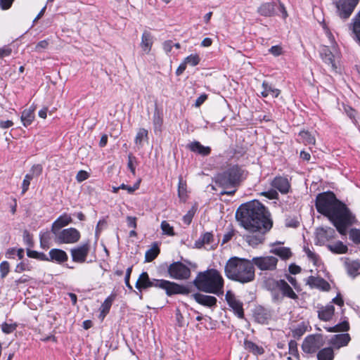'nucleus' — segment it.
Wrapping results in <instances>:
<instances>
[{
    "label": "nucleus",
    "instance_id": "1",
    "mask_svg": "<svg viewBox=\"0 0 360 360\" xmlns=\"http://www.w3.org/2000/svg\"><path fill=\"white\" fill-rule=\"evenodd\" d=\"M270 217L268 210L258 200L246 202L238 207L236 217L248 231L243 237L250 245L255 247L264 241L265 234L273 225Z\"/></svg>",
    "mask_w": 360,
    "mask_h": 360
},
{
    "label": "nucleus",
    "instance_id": "2",
    "mask_svg": "<svg viewBox=\"0 0 360 360\" xmlns=\"http://www.w3.org/2000/svg\"><path fill=\"white\" fill-rule=\"evenodd\" d=\"M315 205L317 211L327 217L340 234H346L347 227L352 223V216L346 205L338 200L333 192L319 193Z\"/></svg>",
    "mask_w": 360,
    "mask_h": 360
},
{
    "label": "nucleus",
    "instance_id": "3",
    "mask_svg": "<svg viewBox=\"0 0 360 360\" xmlns=\"http://www.w3.org/2000/svg\"><path fill=\"white\" fill-rule=\"evenodd\" d=\"M225 276L230 280L240 283H248L255 278V270L250 259L231 257L224 266Z\"/></svg>",
    "mask_w": 360,
    "mask_h": 360
},
{
    "label": "nucleus",
    "instance_id": "4",
    "mask_svg": "<svg viewBox=\"0 0 360 360\" xmlns=\"http://www.w3.org/2000/svg\"><path fill=\"white\" fill-rule=\"evenodd\" d=\"M224 283L222 276L214 269L198 273L193 281L194 285L200 291L212 293L217 296L224 294Z\"/></svg>",
    "mask_w": 360,
    "mask_h": 360
},
{
    "label": "nucleus",
    "instance_id": "5",
    "mask_svg": "<svg viewBox=\"0 0 360 360\" xmlns=\"http://www.w3.org/2000/svg\"><path fill=\"white\" fill-rule=\"evenodd\" d=\"M135 286L138 290L146 289L150 287L159 288L165 290L168 296L176 294L188 295L191 292L188 287L169 281L163 279L150 280L147 272H143L139 276Z\"/></svg>",
    "mask_w": 360,
    "mask_h": 360
},
{
    "label": "nucleus",
    "instance_id": "6",
    "mask_svg": "<svg viewBox=\"0 0 360 360\" xmlns=\"http://www.w3.org/2000/svg\"><path fill=\"white\" fill-rule=\"evenodd\" d=\"M243 174L244 171L238 165H230L224 172L216 174L215 184L224 189L221 194L233 195L236 191V188L243 179Z\"/></svg>",
    "mask_w": 360,
    "mask_h": 360
},
{
    "label": "nucleus",
    "instance_id": "7",
    "mask_svg": "<svg viewBox=\"0 0 360 360\" xmlns=\"http://www.w3.org/2000/svg\"><path fill=\"white\" fill-rule=\"evenodd\" d=\"M55 240L59 244H73L79 241L80 233L75 228H68L56 232Z\"/></svg>",
    "mask_w": 360,
    "mask_h": 360
},
{
    "label": "nucleus",
    "instance_id": "8",
    "mask_svg": "<svg viewBox=\"0 0 360 360\" xmlns=\"http://www.w3.org/2000/svg\"><path fill=\"white\" fill-rule=\"evenodd\" d=\"M323 344L324 341L321 335H309L304 338L302 345V349L304 353L314 354Z\"/></svg>",
    "mask_w": 360,
    "mask_h": 360
},
{
    "label": "nucleus",
    "instance_id": "9",
    "mask_svg": "<svg viewBox=\"0 0 360 360\" xmlns=\"http://www.w3.org/2000/svg\"><path fill=\"white\" fill-rule=\"evenodd\" d=\"M252 266H256L260 271H274L276 269L278 259L274 256L255 257L250 259Z\"/></svg>",
    "mask_w": 360,
    "mask_h": 360
},
{
    "label": "nucleus",
    "instance_id": "10",
    "mask_svg": "<svg viewBox=\"0 0 360 360\" xmlns=\"http://www.w3.org/2000/svg\"><path fill=\"white\" fill-rule=\"evenodd\" d=\"M169 276L176 280H186L191 276L190 269L180 262H175L168 267Z\"/></svg>",
    "mask_w": 360,
    "mask_h": 360
},
{
    "label": "nucleus",
    "instance_id": "11",
    "mask_svg": "<svg viewBox=\"0 0 360 360\" xmlns=\"http://www.w3.org/2000/svg\"><path fill=\"white\" fill-rule=\"evenodd\" d=\"M360 0H338L335 6L338 15L341 18L347 19L350 17Z\"/></svg>",
    "mask_w": 360,
    "mask_h": 360
},
{
    "label": "nucleus",
    "instance_id": "12",
    "mask_svg": "<svg viewBox=\"0 0 360 360\" xmlns=\"http://www.w3.org/2000/svg\"><path fill=\"white\" fill-rule=\"evenodd\" d=\"M320 56L325 63L330 65L333 70H336L335 60L338 58L339 53L335 46L331 48L322 46L320 50Z\"/></svg>",
    "mask_w": 360,
    "mask_h": 360
},
{
    "label": "nucleus",
    "instance_id": "13",
    "mask_svg": "<svg viewBox=\"0 0 360 360\" xmlns=\"http://www.w3.org/2000/svg\"><path fill=\"white\" fill-rule=\"evenodd\" d=\"M90 250L89 242H86L80 245L75 247L70 250V254L72 261L77 263H84Z\"/></svg>",
    "mask_w": 360,
    "mask_h": 360
},
{
    "label": "nucleus",
    "instance_id": "14",
    "mask_svg": "<svg viewBox=\"0 0 360 360\" xmlns=\"http://www.w3.org/2000/svg\"><path fill=\"white\" fill-rule=\"evenodd\" d=\"M225 299L235 314L240 319L243 318L244 311L243 303L239 300L236 299L235 295L231 290L226 292Z\"/></svg>",
    "mask_w": 360,
    "mask_h": 360
},
{
    "label": "nucleus",
    "instance_id": "15",
    "mask_svg": "<svg viewBox=\"0 0 360 360\" xmlns=\"http://www.w3.org/2000/svg\"><path fill=\"white\" fill-rule=\"evenodd\" d=\"M49 258H47L45 255L41 254V259L44 260L56 262L58 264L63 263L68 259L67 253L60 249L53 248L49 251Z\"/></svg>",
    "mask_w": 360,
    "mask_h": 360
},
{
    "label": "nucleus",
    "instance_id": "16",
    "mask_svg": "<svg viewBox=\"0 0 360 360\" xmlns=\"http://www.w3.org/2000/svg\"><path fill=\"white\" fill-rule=\"evenodd\" d=\"M335 230L330 227H321L318 228L316 231L318 243L321 245H323L326 242L333 239L335 237Z\"/></svg>",
    "mask_w": 360,
    "mask_h": 360
},
{
    "label": "nucleus",
    "instance_id": "17",
    "mask_svg": "<svg viewBox=\"0 0 360 360\" xmlns=\"http://www.w3.org/2000/svg\"><path fill=\"white\" fill-rule=\"evenodd\" d=\"M307 284L310 286L311 288H317L322 290H329L330 286V284L323 278L316 276H309L307 279Z\"/></svg>",
    "mask_w": 360,
    "mask_h": 360
},
{
    "label": "nucleus",
    "instance_id": "18",
    "mask_svg": "<svg viewBox=\"0 0 360 360\" xmlns=\"http://www.w3.org/2000/svg\"><path fill=\"white\" fill-rule=\"evenodd\" d=\"M271 186L279 191L283 194H286L289 192L290 184L288 179L283 176H276L271 181Z\"/></svg>",
    "mask_w": 360,
    "mask_h": 360
},
{
    "label": "nucleus",
    "instance_id": "19",
    "mask_svg": "<svg viewBox=\"0 0 360 360\" xmlns=\"http://www.w3.org/2000/svg\"><path fill=\"white\" fill-rule=\"evenodd\" d=\"M72 217L68 214L60 215L52 224L51 232L55 234L56 232L60 231L61 229L72 222Z\"/></svg>",
    "mask_w": 360,
    "mask_h": 360
},
{
    "label": "nucleus",
    "instance_id": "20",
    "mask_svg": "<svg viewBox=\"0 0 360 360\" xmlns=\"http://www.w3.org/2000/svg\"><path fill=\"white\" fill-rule=\"evenodd\" d=\"M154 39L152 34L145 30L141 36V41L140 44V46L143 51V52L146 54H148L151 50Z\"/></svg>",
    "mask_w": 360,
    "mask_h": 360
},
{
    "label": "nucleus",
    "instance_id": "21",
    "mask_svg": "<svg viewBox=\"0 0 360 360\" xmlns=\"http://www.w3.org/2000/svg\"><path fill=\"white\" fill-rule=\"evenodd\" d=\"M345 266L347 274L354 278L360 274V261L359 260H350L348 258L345 259Z\"/></svg>",
    "mask_w": 360,
    "mask_h": 360
},
{
    "label": "nucleus",
    "instance_id": "22",
    "mask_svg": "<svg viewBox=\"0 0 360 360\" xmlns=\"http://www.w3.org/2000/svg\"><path fill=\"white\" fill-rule=\"evenodd\" d=\"M193 297L198 303L203 306L211 307L217 304V298L213 296L195 293L193 295Z\"/></svg>",
    "mask_w": 360,
    "mask_h": 360
},
{
    "label": "nucleus",
    "instance_id": "23",
    "mask_svg": "<svg viewBox=\"0 0 360 360\" xmlns=\"http://www.w3.org/2000/svg\"><path fill=\"white\" fill-rule=\"evenodd\" d=\"M334 312V306L331 304H328L319 308L318 310V316L322 321H328L332 319Z\"/></svg>",
    "mask_w": 360,
    "mask_h": 360
},
{
    "label": "nucleus",
    "instance_id": "24",
    "mask_svg": "<svg viewBox=\"0 0 360 360\" xmlns=\"http://www.w3.org/2000/svg\"><path fill=\"white\" fill-rule=\"evenodd\" d=\"M350 341L348 333L335 335L330 340V343L336 348H340L347 345Z\"/></svg>",
    "mask_w": 360,
    "mask_h": 360
},
{
    "label": "nucleus",
    "instance_id": "25",
    "mask_svg": "<svg viewBox=\"0 0 360 360\" xmlns=\"http://www.w3.org/2000/svg\"><path fill=\"white\" fill-rule=\"evenodd\" d=\"M277 285H279L278 290L281 291L283 297L285 296L292 300L297 299V295L285 280L280 279Z\"/></svg>",
    "mask_w": 360,
    "mask_h": 360
},
{
    "label": "nucleus",
    "instance_id": "26",
    "mask_svg": "<svg viewBox=\"0 0 360 360\" xmlns=\"http://www.w3.org/2000/svg\"><path fill=\"white\" fill-rule=\"evenodd\" d=\"M276 4L274 2L262 4L257 9V12L262 16L270 17L274 15Z\"/></svg>",
    "mask_w": 360,
    "mask_h": 360
},
{
    "label": "nucleus",
    "instance_id": "27",
    "mask_svg": "<svg viewBox=\"0 0 360 360\" xmlns=\"http://www.w3.org/2000/svg\"><path fill=\"white\" fill-rule=\"evenodd\" d=\"M262 86L263 90L261 92V94L264 98L269 96H271L273 98H277L281 93V91L278 89L274 88L271 84H269L266 81L262 82Z\"/></svg>",
    "mask_w": 360,
    "mask_h": 360
},
{
    "label": "nucleus",
    "instance_id": "28",
    "mask_svg": "<svg viewBox=\"0 0 360 360\" xmlns=\"http://www.w3.org/2000/svg\"><path fill=\"white\" fill-rule=\"evenodd\" d=\"M189 149L195 153H198L202 155H208L211 152V148L208 146H204L198 141H193L188 145Z\"/></svg>",
    "mask_w": 360,
    "mask_h": 360
},
{
    "label": "nucleus",
    "instance_id": "29",
    "mask_svg": "<svg viewBox=\"0 0 360 360\" xmlns=\"http://www.w3.org/2000/svg\"><path fill=\"white\" fill-rule=\"evenodd\" d=\"M20 119L25 127L30 125L34 119V108L30 107L29 109L24 110Z\"/></svg>",
    "mask_w": 360,
    "mask_h": 360
},
{
    "label": "nucleus",
    "instance_id": "30",
    "mask_svg": "<svg viewBox=\"0 0 360 360\" xmlns=\"http://www.w3.org/2000/svg\"><path fill=\"white\" fill-rule=\"evenodd\" d=\"M349 25L356 39L360 42V11L355 15Z\"/></svg>",
    "mask_w": 360,
    "mask_h": 360
},
{
    "label": "nucleus",
    "instance_id": "31",
    "mask_svg": "<svg viewBox=\"0 0 360 360\" xmlns=\"http://www.w3.org/2000/svg\"><path fill=\"white\" fill-rule=\"evenodd\" d=\"M327 248L330 252L335 254H344L348 250L347 246L341 241H338L333 244H328Z\"/></svg>",
    "mask_w": 360,
    "mask_h": 360
},
{
    "label": "nucleus",
    "instance_id": "32",
    "mask_svg": "<svg viewBox=\"0 0 360 360\" xmlns=\"http://www.w3.org/2000/svg\"><path fill=\"white\" fill-rule=\"evenodd\" d=\"M270 252L280 257L283 259H287L291 257V251L290 248L286 247H278L273 248Z\"/></svg>",
    "mask_w": 360,
    "mask_h": 360
},
{
    "label": "nucleus",
    "instance_id": "33",
    "mask_svg": "<svg viewBox=\"0 0 360 360\" xmlns=\"http://www.w3.org/2000/svg\"><path fill=\"white\" fill-rule=\"evenodd\" d=\"M318 360H333L334 352L331 347H326L319 351L317 353Z\"/></svg>",
    "mask_w": 360,
    "mask_h": 360
},
{
    "label": "nucleus",
    "instance_id": "34",
    "mask_svg": "<svg viewBox=\"0 0 360 360\" xmlns=\"http://www.w3.org/2000/svg\"><path fill=\"white\" fill-rule=\"evenodd\" d=\"M245 348L255 355L262 354L264 352L262 347L258 346L252 341L245 340Z\"/></svg>",
    "mask_w": 360,
    "mask_h": 360
},
{
    "label": "nucleus",
    "instance_id": "35",
    "mask_svg": "<svg viewBox=\"0 0 360 360\" xmlns=\"http://www.w3.org/2000/svg\"><path fill=\"white\" fill-rule=\"evenodd\" d=\"M213 241V235L210 232L204 233L198 240L195 242V247L201 248L206 244H210Z\"/></svg>",
    "mask_w": 360,
    "mask_h": 360
},
{
    "label": "nucleus",
    "instance_id": "36",
    "mask_svg": "<svg viewBox=\"0 0 360 360\" xmlns=\"http://www.w3.org/2000/svg\"><path fill=\"white\" fill-rule=\"evenodd\" d=\"M162 123H163V120H162V116L160 115V113L158 111H155L154 112V115L153 117V124L154 132L156 134L161 133Z\"/></svg>",
    "mask_w": 360,
    "mask_h": 360
},
{
    "label": "nucleus",
    "instance_id": "37",
    "mask_svg": "<svg viewBox=\"0 0 360 360\" xmlns=\"http://www.w3.org/2000/svg\"><path fill=\"white\" fill-rule=\"evenodd\" d=\"M299 136L301 141L305 145H314L316 142V139L314 135L309 133L307 131H302L299 133Z\"/></svg>",
    "mask_w": 360,
    "mask_h": 360
},
{
    "label": "nucleus",
    "instance_id": "38",
    "mask_svg": "<svg viewBox=\"0 0 360 360\" xmlns=\"http://www.w3.org/2000/svg\"><path fill=\"white\" fill-rule=\"evenodd\" d=\"M160 253V248L157 243H154L151 248L148 250L145 255L146 261L152 262Z\"/></svg>",
    "mask_w": 360,
    "mask_h": 360
},
{
    "label": "nucleus",
    "instance_id": "39",
    "mask_svg": "<svg viewBox=\"0 0 360 360\" xmlns=\"http://www.w3.org/2000/svg\"><path fill=\"white\" fill-rule=\"evenodd\" d=\"M115 299V295H110L108 296L101 307V314H103V317L109 312L112 302Z\"/></svg>",
    "mask_w": 360,
    "mask_h": 360
},
{
    "label": "nucleus",
    "instance_id": "40",
    "mask_svg": "<svg viewBox=\"0 0 360 360\" xmlns=\"http://www.w3.org/2000/svg\"><path fill=\"white\" fill-rule=\"evenodd\" d=\"M349 328V326L347 321H345L335 325L333 327L326 328L328 332L335 333L340 331H347Z\"/></svg>",
    "mask_w": 360,
    "mask_h": 360
},
{
    "label": "nucleus",
    "instance_id": "41",
    "mask_svg": "<svg viewBox=\"0 0 360 360\" xmlns=\"http://www.w3.org/2000/svg\"><path fill=\"white\" fill-rule=\"evenodd\" d=\"M306 331L307 326L304 322H302L292 330V336L294 338H300L304 334Z\"/></svg>",
    "mask_w": 360,
    "mask_h": 360
},
{
    "label": "nucleus",
    "instance_id": "42",
    "mask_svg": "<svg viewBox=\"0 0 360 360\" xmlns=\"http://www.w3.org/2000/svg\"><path fill=\"white\" fill-rule=\"evenodd\" d=\"M160 228L162 231V233L169 236L175 235L173 226H172L167 221H162L160 224Z\"/></svg>",
    "mask_w": 360,
    "mask_h": 360
},
{
    "label": "nucleus",
    "instance_id": "43",
    "mask_svg": "<svg viewBox=\"0 0 360 360\" xmlns=\"http://www.w3.org/2000/svg\"><path fill=\"white\" fill-rule=\"evenodd\" d=\"M145 139H148V131L143 128H141L139 129L135 137V143L141 146L142 141Z\"/></svg>",
    "mask_w": 360,
    "mask_h": 360
},
{
    "label": "nucleus",
    "instance_id": "44",
    "mask_svg": "<svg viewBox=\"0 0 360 360\" xmlns=\"http://www.w3.org/2000/svg\"><path fill=\"white\" fill-rule=\"evenodd\" d=\"M200 61V56L198 54H191L190 56H187L184 62L187 65L190 66H195L197 65Z\"/></svg>",
    "mask_w": 360,
    "mask_h": 360
},
{
    "label": "nucleus",
    "instance_id": "45",
    "mask_svg": "<svg viewBox=\"0 0 360 360\" xmlns=\"http://www.w3.org/2000/svg\"><path fill=\"white\" fill-rule=\"evenodd\" d=\"M349 238L355 243L360 244V230L352 229L349 231Z\"/></svg>",
    "mask_w": 360,
    "mask_h": 360
},
{
    "label": "nucleus",
    "instance_id": "46",
    "mask_svg": "<svg viewBox=\"0 0 360 360\" xmlns=\"http://www.w3.org/2000/svg\"><path fill=\"white\" fill-rule=\"evenodd\" d=\"M279 283V280H275V279H268L266 281V286L268 290H271V292H274L275 290H278L279 285H277V283Z\"/></svg>",
    "mask_w": 360,
    "mask_h": 360
},
{
    "label": "nucleus",
    "instance_id": "47",
    "mask_svg": "<svg viewBox=\"0 0 360 360\" xmlns=\"http://www.w3.org/2000/svg\"><path fill=\"white\" fill-rule=\"evenodd\" d=\"M33 179V175L27 174L22 181V193L24 194L29 188L30 181Z\"/></svg>",
    "mask_w": 360,
    "mask_h": 360
},
{
    "label": "nucleus",
    "instance_id": "48",
    "mask_svg": "<svg viewBox=\"0 0 360 360\" xmlns=\"http://www.w3.org/2000/svg\"><path fill=\"white\" fill-rule=\"evenodd\" d=\"M186 183L184 182L181 176L179 177V184H178V195L179 198H183L186 195Z\"/></svg>",
    "mask_w": 360,
    "mask_h": 360
},
{
    "label": "nucleus",
    "instance_id": "49",
    "mask_svg": "<svg viewBox=\"0 0 360 360\" xmlns=\"http://www.w3.org/2000/svg\"><path fill=\"white\" fill-rule=\"evenodd\" d=\"M17 328L16 323H4L1 325V330L4 333L9 334L13 333Z\"/></svg>",
    "mask_w": 360,
    "mask_h": 360
},
{
    "label": "nucleus",
    "instance_id": "50",
    "mask_svg": "<svg viewBox=\"0 0 360 360\" xmlns=\"http://www.w3.org/2000/svg\"><path fill=\"white\" fill-rule=\"evenodd\" d=\"M10 270V265L8 262L4 261L0 264L1 277L4 278L7 276Z\"/></svg>",
    "mask_w": 360,
    "mask_h": 360
},
{
    "label": "nucleus",
    "instance_id": "51",
    "mask_svg": "<svg viewBox=\"0 0 360 360\" xmlns=\"http://www.w3.org/2000/svg\"><path fill=\"white\" fill-rule=\"evenodd\" d=\"M304 250L306 255H307L308 258L310 260H311L314 262V264L316 265L317 264V262L319 259V256L315 252L311 251L309 248L305 247L304 248Z\"/></svg>",
    "mask_w": 360,
    "mask_h": 360
},
{
    "label": "nucleus",
    "instance_id": "52",
    "mask_svg": "<svg viewBox=\"0 0 360 360\" xmlns=\"http://www.w3.org/2000/svg\"><path fill=\"white\" fill-rule=\"evenodd\" d=\"M49 240H50V233L49 231H46V232L41 233L40 234V243H41V246H43V247L48 246Z\"/></svg>",
    "mask_w": 360,
    "mask_h": 360
},
{
    "label": "nucleus",
    "instance_id": "53",
    "mask_svg": "<svg viewBox=\"0 0 360 360\" xmlns=\"http://www.w3.org/2000/svg\"><path fill=\"white\" fill-rule=\"evenodd\" d=\"M195 212L193 209L190 210L184 217L183 221L186 224L189 225L193 219Z\"/></svg>",
    "mask_w": 360,
    "mask_h": 360
},
{
    "label": "nucleus",
    "instance_id": "54",
    "mask_svg": "<svg viewBox=\"0 0 360 360\" xmlns=\"http://www.w3.org/2000/svg\"><path fill=\"white\" fill-rule=\"evenodd\" d=\"M42 172V167L41 165H34L30 169V172L29 174H31V175H33L34 176H39Z\"/></svg>",
    "mask_w": 360,
    "mask_h": 360
},
{
    "label": "nucleus",
    "instance_id": "55",
    "mask_svg": "<svg viewBox=\"0 0 360 360\" xmlns=\"http://www.w3.org/2000/svg\"><path fill=\"white\" fill-rule=\"evenodd\" d=\"M297 344L295 340H290L288 343L289 352L290 354L296 356L297 354Z\"/></svg>",
    "mask_w": 360,
    "mask_h": 360
},
{
    "label": "nucleus",
    "instance_id": "56",
    "mask_svg": "<svg viewBox=\"0 0 360 360\" xmlns=\"http://www.w3.org/2000/svg\"><path fill=\"white\" fill-rule=\"evenodd\" d=\"M269 52L274 56H279L283 53L282 47L278 45L273 46L270 48Z\"/></svg>",
    "mask_w": 360,
    "mask_h": 360
},
{
    "label": "nucleus",
    "instance_id": "57",
    "mask_svg": "<svg viewBox=\"0 0 360 360\" xmlns=\"http://www.w3.org/2000/svg\"><path fill=\"white\" fill-rule=\"evenodd\" d=\"M88 177H89V174L86 171L80 170L77 174L76 179L78 182H82V181L87 179Z\"/></svg>",
    "mask_w": 360,
    "mask_h": 360
},
{
    "label": "nucleus",
    "instance_id": "58",
    "mask_svg": "<svg viewBox=\"0 0 360 360\" xmlns=\"http://www.w3.org/2000/svg\"><path fill=\"white\" fill-rule=\"evenodd\" d=\"M30 268L28 266V264H27L24 262H20V264H18L16 266L15 269V271L18 273H21L22 271H30Z\"/></svg>",
    "mask_w": 360,
    "mask_h": 360
},
{
    "label": "nucleus",
    "instance_id": "59",
    "mask_svg": "<svg viewBox=\"0 0 360 360\" xmlns=\"http://www.w3.org/2000/svg\"><path fill=\"white\" fill-rule=\"evenodd\" d=\"M49 43L47 40H42L37 43L35 46L36 51H41L42 49H45L48 47Z\"/></svg>",
    "mask_w": 360,
    "mask_h": 360
},
{
    "label": "nucleus",
    "instance_id": "60",
    "mask_svg": "<svg viewBox=\"0 0 360 360\" xmlns=\"http://www.w3.org/2000/svg\"><path fill=\"white\" fill-rule=\"evenodd\" d=\"M136 219H137L135 217L127 216V226L129 227H131V228H133L134 229H135L137 226Z\"/></svg>",
    "mask_w": 360,
    "mask_h": 360
},
{
    "label": "nucleus",
    "instance_id": "61",
    "mask_svg": "<svg viewBox=\"0 0 360 360\" xmlns=\"http://www.w3.org/2000/svg\"><path fill=\"white\" fill-rule=\"evenodd\" d=\"M11 52L12 49L8 46L0 48V58L9 56Z\"/></svg>",
    "mask_w": 360,
    "mask_h": 360
},
{
    "label": "nucleus",
    "instance_id": "62",
    "mask_svg": "<svg viewBox=\"0 0 360 360\" xmlns=\"http://www.w3.org/2000/svg\"><path fill=\"white\" fill-rule=\"evenodd\" d=\"M262 195L269 199H277L278 196V193L274 190L264 192Z\"/></svg>",
    "mask_w": 360,
    "mask_h": 360
},
{
    "label": "nucleus",
    "instance_id": "63",
    "mask_svg": "<svg viewBox=\"0 0 360 360\" xmlns=\"http://www.w3.org/2000/svg\"><path fill=\"white\" fill-rule=\"evenodd\" d=\"M13 1L14 0H0V7L3 10L8 9Z\"/></svg>",
    "mask_w": 360,
    "mask_h": 360
},
{
    "label": "nucleus",
    "instance_id": "64",
    "mask_svg": "<svg viewBox=\"0 0 360 360\" xmlns=\"http://www.w3.org/2000/svg\"><path fill=\"white\" fill-rule=\"evenodd\" d=\"M207 98V95L203 94L200 95L196 100L195 103V106L198 108L200 107Z\"/></svg>",
    "mask_w": 360,
    "mask_h": 360
}]
</instances>
